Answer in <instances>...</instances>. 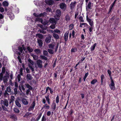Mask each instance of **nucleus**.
I'll list each match as a JSON object with an SVG mask.
<instances>
[{"label": "nucleus", "mask_w": 121, "mask_h": 121, "mask_svg": "<svg viewBox=\"0 0 121 121\" xmlns=\"http://www.w3.org/2000/svg\"><path fill=\"white\" fill-rule=\"evenodd\" d=\"M18 50H17L13 48V51L14 52L19 55H25V48L24 44L22 43L21 45L18 47Z\"/></svg>", "instance_id": "nucleus-1"}, {"label": "nucleus", "mask_w": 121, "mask_h": 121, "mask_svg": "<svg viewBox=\"0 0 121 121\" xmlns=\"http://www.w3.org/2000/svg\"><path fill=\"white\" fill-rule=\"evenodd\" d=\"M27 61L28 62V64L31 70L33 72L34 71V67L32 66L34 64V62L30 59H27Z\"/></svg>", "instance_id": "nucleus-2"}, {"label": "nucleus", "mask_w": 121, "mask_h": 121, "mask_svg": "<svg viewBox=\"0 0 121 121\" xmlns=\"http://www.w3.org/2000/svg\"><path fill=\"white\" fill-rule=\"evenodd\" d=\"M9 74L8 72L6 71L5 75L3 77L2 75V80H3L4 83H7L8 81V79L9 78Z\"/></svg>", "instance_id": "nucleus-3"}, {"label": "nucleus", "mask_w": 121, "mask_h": 121, "mask_svg": "<svg viewBox=\"0 0 121 121\" xmlns=\"http://www.w3.org/2000/svg\"><path fill=\"white\" fill-rule=\"evenodd\" d=\"M34 15L35 17H45L47 15V13L44 12L42 13L36 14L34 13L33 14Z\"/></svg>", "instance_id": "nucleus-4"}, {"label": "nucleus", "mask_w": 121, "mask_h": 121, "mask_svg": "<svg viewBox=\"0 0 121 121\" xmlns=\"http://www.w3.org/2000/svg\"><path fill=\"white\" fill-rule=\"evenodd\" d=\"M61 14L60 11L59 10H57L56 11V15L54 16L55 18L57 20H59L60 19L59 17L61 15Z\"/></svg>", "instance_id": "nucleus-5"}, {"label": "nucleus", "mask_w": 121, "mask_h": 121, "mask_svg": "<svg viewBox=\"0 0 121 121\" xmlns=\"http://www.w3.org/2000/svg\"><path fill=\"white\" fill-rule=\"evenodd\" d=\"M0 104L1 105H3L6 107L9 106V102L7 100L4 99V100H1V101Z\"/></svg>", "instance_id": "nucleus-6"}, {"label": "nucleus", "mask_w": 121, "mask_h": 121, "mask_svg": "<svg viewBox=\"0 0 121 121\" xmlns=\"http://www.w3.org/2000/svg\"><path fill=\"white\" fill-rule=\"evenodd\" d=\"M11 10L9 9L8 11L7 14L9 15L10 19L12 20L14 18V16L13 14L11 12Z\"/></svg>", "instance_id": "nucleus-7"}, {"label": "nucleus", "mask_w": 121, "mask_h": 121, "mask_svg": "<svg viewBox=\"0 0 121 121\" xmlns=\"http://www.w3.org/2000/svg\"><path fill=\"white\" fill-rule=\"evenodd\" d=\"M35 104L34 101L31 104L30 107L28 109L29 111H30L33 110L35 106Z\"/></svg>", "instance_id": "nucleus-8"}, {"label": "nucleus", "mask_w": 121, "mask_h": 121, "mask_svg": "<svg viewBox=\"0 0 121 121\" xmlns=\"http://www.w3.org/2000/svg\"><path fill=\"white\" fill-rule=\"evenodd\" d=\"M36 21H39L40 22L44 25H45L48 23V22L46 21H43L42 19L40 18H37L36 19Z\"/></svg>", "instance_id": "nucleus-9"}, {"label": "nucleus", "mask_w": 121, "mask_h": 121, "mask_svg": "<svg viewBox=\"0 0 121 121\" xmlns=\"http://www.w3.org/2000/svg\"><path fill=\"white\" fill-rule=\"evenodd\" d=\"M42 61L40 60H38L36 62V64L40 68H41L42 67Z\"/></svg>", "instance_id": "nucleus-10"}, {"label": "nucleus", "mask_w": 121, "mask_h": 121, "mask_svg": "<svg viewBox=\"0 0 121 121\" xmlns=\"http://www.w3.org/2000/svg\"><path fill=\"white\" fill-rule=\"evenodd\" d=\"M5 68L4 67H3L2 69V72L0 73V80H2V75L5 72Z\"/></svg>", "instance_id": "nucleus-11"}, {"label": "nucleus", "mask_w": 121, "mask_h": 121, "mask_svg": "<svg viewBox=\"0 0 121 121\" xmlns=\"http://www.w3.org/2000/svg\"><path fill=\"white\" fill-rule=\"evenodd\" d=\"M110 87L111 90H114L115 88V84L114 81L112 80L111 81V83L109 85Z\"/></svg>", "instance_id": "nucleus-12"}, {"label": "nucleus", "mask_w": 121, "mask_h": 121, "mask_svg": "<svg viewBox=\"0 0 121 121\" xmlns=\"http://www.w3.org/2000/svg\"><path fill=\"white\" fill-rule=\"evenodd\" d=\"M76 2L75 1L72 2L70 5V9L71 10L73 9L76 5Z\"/></svg>", "instance_id": "nucleus-13"}, {"label": "nucleus", "mask_w": 121, "mask_h": 121, "mask_svg": "<svg viewBox=\"0 0 121 121\" xmlns=\"http://www.w3.org/2000/svg\"><path fill=\"white\" fill-rule=\"evenodd\" d=\"M86 20L89 22L90 26L91 27L93 26V21L91 19L89 18L87 16H86Z\"/></svg>", "instance_id": "nucleus-14"}, {"label": "nucleus", "mask_w": 121, "mask_h": 121, "mask_svg": "<svg viewBox=\"0 0 121 121\" xmlns=\"http://www.w3.org/2000/svg\"><path fill=\"white\" fill-rule=\"evenodd\" d=\"M91 2H89L88 5L86 6V10L87 12L89 11V9H91Z\"/></svg>", "instance_id": "nucleus-15"}, {"label": "nucleus", "mask_w": 121, "mask_h": 121, "mask_svg": "<svg viewBox=\"0 0 121 121\" xmlns=\"http://www.w3.org/2000/svg\"><path fill=\"white\" fill-rule=\"evenodd\" d=\"M51 39V36L49 35V36L46 37L45 39V41L47 43H50Z\"/></svg>", "instance_id": "nucleus-16"}, {"label": "nucleus", "mask_w": 121, "mask_h": 121, "mask_svg": "<svg viewBox=\"0 0 121 121\" xmlns=\"http://www.w3.org/2000/svg\"><path fill=\"white\" fill-rule=\"evenodd\" d=\"M45 2L49 5H52L53 3V1L52 0H46Z\"/></svg>", "instance_id": "nucleus-17"}, {"label": "nucleus", "mask_w": 121, "mask_h": 121, "mask_svg": "<svg viewBox=\"0 0 121 121\" xmlns=\"http://www.w3.org/2000/svg\"><path fill=\"white\" fill-rule=\"evenodd\" d=\"M60 8L64 10H65L66 8L65 4L63 3H61L60 4Z\"/></svg>", "instance_id": "nucleus-18"}, {"label": "nucleus", "mask_w": 121, "mask_h": 121, "mask_svg": "<svg viewBox=\"0 0 121 121\" xmlns=\"http://www.w3.org/2000/svg\"><path fill=\"white\" fill-rule=\"evenodd\" d=\"M15 104L16 105L20 108L21 107V105L20 103V101L18 99H16L15 101Z\"/></svg>", "instance_id": "nucleus-19"}, {"label": "nucleus", "mask_w": 121, "mask_h": 121, "mask_svg": "<svg viewBox=\"0 0 121 121\" xmlns=\"http://www.w3.org/2000/svg\"><path fill=\"white\" fill-rule=\"evenodd\" d=\"M31 114V113L28 112L24 116V117L26 118L30 117L32 116Z\"/></svg>", "instance_id": "nucleus-20"}, {"label": "nucleus", "mask_w": 121, "mask_h": 121, "mask_svg": "<svg viewBox=\"0 0 121 121\" xmlns=\"http://www.w3.org/2000/svg\"><path fill=\"white\" fill-rule=\"evenodd\" d=\"M69 33V31H67L65 34L64 38L65 41H66L67 40Z\"/></svg>", "instance_id": "nucleus-21"}, {"label": "nucleus", "mask_w": 121, "mask_h": 121, "mask_svg": "<svg viewBox=\"0 0 121 121\" xmlns=\"http://www.w3.org/2000/svg\"><path fill=\"white\" fill-rule=\"evenodd\" d=\"M22 103L25 105H27L28 103L26 99H23L22 100Z\"/></svg>", "instance_id": "nucleus-22"}, {"label": "nucleus", "mask_w": 121, "mask_h": 121, "mask_svg": "<svg viewBox=\"0 0 121 121\" xmlns=\"http://www.w3.org/2000/svg\"><path fill=\"white\" fill-rule=\"evenodd\" d=\"M49 21L50 23L55 24H56V21L55 20L54 18H50L49 19Z\"/></svg>", "instance_id": "nucleus-23"}, {"label": "nucleus", "mask_w": 121, "mask_h": 121, "mask_svg": "<svg viewBox=\"0 0 121 121\" xmlns=\"http://www.w3.org/2000/svg\"><path fill=\"white\" fill-rule=\"evenodd\" d=\"M88 26L87 24L86 23H80V26L81 27H87Z\"/></svg>", "instance_id": "nucleus-24"}, {"label": "nucleus", "mask_w": 121, "mask_h": 121, "mask_svg": "<svg viewBox=\"0 0 121 121\" xmlns=\"http://www.w3.org/2000/svg\"><path fill=\"white\" fill-rule=\"evenodd\" d=\"M31 55L33 57L34 60H37L38 58V56L34 55L33 54H31Z\"/></svg>", "instance_id": "nucleus-25"}, {"label": "nucleus", "mask_w": 121, "mask_h": 121, "mask_svg": "<svg viewBox=\"0 0 121 121\" xmlns=\"http://www.w3.org/2000/svg\"><path fill=\"white\" fill-rule=\"evenodd\" d=\"M32 78L30 74H27L26 78L28 81L29 80H31Z\"/></svg>", "instance_id": "nucleus-26"}, {"label": "nucleus", "mask_w": 121, "mask_h": 121, "mask_svg": "<svg viewBox=\"0 0 121 121\" xmlns=\"http://www.w3.org/2000/svg\"><path fill=\"white\" fill-rule=\"evenodd\" d=\"M2 4L4 6L7 7L9 5V3L7 1H5L3 2Z\"/></svg>", "instance_id": "nucleus-27"}, {"label": "nucleus", "mask_w": 121, "mask_h": 121, "mask_svg": "<svg viewBox=\"0 0 121 121\" xmlns=\"http://www.w3.org/2000/svg\"><path fill=\"white\" fill-rule=\"evenodd\" d=\"M52 35L53 37L56 39H58L59 38V36L55 33H53Z\"/></svg>", "instance_id": "nucleus-28"}, {"label": "nucleus", "mask_w": 121, "mask_h": 121, "mask_svg": "<svg viewBox=\"0 0 121 121\" xmlns=\"http://www.w3.org/2000/svg\"><path fill=\"white\" fill-rule=\"evenodd\" d=\"M5 91L8 93H10L11 91V86H8L6 88V90Z\"/></svg>", "instance_id": "nucleus-29"}, {"label": "nucleus", "mask_w": 121, "mask_h": 121, "mask_svg": "<svg viewBox=\"0 0 121 121\" xmlns=\"http://www.w3.org/2000/svg\"><path fill=\"white\" fill-rule=\"evenodd\" d=\"M45 97L46 99V101L48 102V104H50V99L49 97V95L47 96H45Z\"/></svg>", "instance_id": "nucleus-30"}, {"label": "nucleus", "mask_w": 121, "mask_h": 121, "mask_svg": "<svg viewBox=\"0 0 121 121\" xmlns=\"http://www.w3.org/2000/svg\"><path fill=\"white\" fill-rule=\"evenodd\" d=\"M50 107L47 104H45L43 107L42 108V109H43V108L45 109H49V108Z\"/></svg>", "instance_id": "nucleus-31"}, {"label": "nucleus", "mask_w": 121, "mask_h": 121, "mask_svg": "<svg viewBox=\"0 0 121 121\" xmlns=\"http://www.w3.org/2000/svg\"><path fill=\"white\" fill-rule=\"evenodd\" d=\"M4 97H8L9 96V94L7 92L5 91L4 93Z\"/></svg>", "instance_id": "nucleus-32"}, {"label": "nucleus", "mask_w": 121, "mask_h": 121, "mask_svg": "<svg viewBox=\"0 0 121 121\" xmlns=\"http://www.w3.org/2000/svg\"><path fill=\"white\" fill-rule=\"evenodd\" d=\"M38 43L39 44V46H41L42 45L43 43L42 40L41 39H38Z\"/></svg>", "instance_id": "nucleus-33"}, {"label": "nucleus", "mask_w": 121, "mask_h": 121, "mask_svg": "<svg viewBox=\"0 0 121 121\" xmlns=\"http://www.w3.org/2000/svg\"><path fill=\"white\" fill-rule=\"evenodd\" d=\"M96 45V43H95L94 45L91 46V51H93L95 49V46Z\"/></svg>", "instance_id": "nucleus-34"}, {"label": "nucleus", "mask_w": 121, "mask_h": 121, "mask_svg": "<svg viewBox=\"0 0 121 121\" xmlns=\"http://www.w3.org/2000/svg\"><path fill=\"white\" fill-rule=\"evenodd\" d=\"M25 85L27 88H28L29 89L31 90L32 89V87L28 84H25Z\"/></svg>", "instance_id": "nucleus-35"}, {"label": "nucleus", "mask_w": 121, "mask_h": 121, "mask_svg": "<svg viewBox=\"0 0 121 121\" xmlns=\"http://www.w3.org/2000/svg\"><path fill=\"white\" fill-rule=\"evenodd\" d=\"M75 31L74 30H73L72 31V33H70L69 35V37L70 38L71 37V35H72L73 36V38L74 36L75 35Z\"/></svg>", "instance_id": "nucleus-36"}, {"label": "nucleus", "mask_w": 121, "mask_h": 121, "mask_svg": "<svg viewBox=\"0 0 121 121\" xmlns=\"http://www.w3.org/2000/svg\"><path fill=\"white\" fill-rule=\"evenodd\" d=\"M34 51L37 54H39L40 52V49L38 48L35 49Z\"/></svg>", "instance_id": "nucleus-37"}, {"label": "nucleus", "mask_w": 121, "mask_h": 121, "mask_svg": "<svg viewBox=\"0 0 121 121\" xmlns=\"http://www.w3.org/2000/svg\"><path fill=\"white\" fill-rule=\"evenodd\" d=\"M65 20L67 22H68L70 20V17L69 16L67 15L65 17Z\"/></svg>", "instance_id": "nucleus-38"}, {"label": "nucleus", "mask_w": 121, "mask_h": 121, "mask_svg": "<svg viewBox=\"0 0 121 121\" xmlns=\"http://www.w3.org/2000/svg\"><path fill=\"white\" fill-rule=\"evenodd\" d=\"M27 49L28 51L29 52H32L33 51V49L30 47H27Z\"/></svg>", "instance_id": "nucleus-39"}, {"label": "nucleus", "mask_w": 121, "mask_h": 121, "mask_svg": "<svg viewBox=\"0 0 121 121\" xmlns=\"http://www.w3.org/2000/svg\"><path fill=\"white\" fill-rule=\"evenodd\" d=\"M38 26L39 27H40L42 29H46V28L44 26H43V25H40V24H38Z\"/></svg>", "instance_id": "nucleus-40"}, {"label": "nucleus", "mask_w": 121, "mask_h": 121, "mask_svg": "<svg viewBox=\"0 0 121 121\" xmlns=\"http://www.w3.org/2000/svg\"><path fill=\"white\" fill-rule=\"evenodd\" d=\"M55 46V45L52 44H50L48 45V47L49 48H50L53 49Z\"/></svg>", "instance_id": "nucleus-41"}, {"label": "nucleus", "mask_w": 121, "mask_h": 121, "mask_svg": "<svg viewBox=\"0 0 121 121\" xmlns=\"http://www.w3.org/2000/svg\"><path fill=\"white\" fill-rule=\"evenodd\" d=\"M97 82V80L96 79L93 80L91 82V83L92 84H94Z\"/></svg>", "instance_id": "nucleus-42"}, {"label": "nucleus", "mask_w": 121, "mask_h": 121, "mask_svg": "<svg viewBox=\"0 0 121 121\" xmlns=\"http://www.w3.org/2000/svg\"><path fill=\"white\" fill-rule=\"evenodd\" d=\"M10 118L12 119H13L14 120H17L16 116L14 115H11Z\"/></svg>", "instance_id": "nucleus-43"}, {"label": "nucleus", "mask_w": 121, "mask_h": 121, "mask_svg": "<svg viewBox=\"0 0 121 121\" xmlns=\"http://www.w3.org/2000/svg\"><path fill=\"white\" fill-rule=\"evenodd\" d=\"M54 31L55 33H56L60 34V31L57 29H56L54 30Z\"/></svg>", "instance_id": "nucleus-44"}, {"label": "nucleus", "mask_w": 121, "mask_h": 121, "mask_svg": "<svg viewBox=\"0 0 121 121\" xmlns=\"http://www.w3.org/2000/svg\"><path fill=\"white\" fill-rule=\"evenodd\" d=\"M42 113H40L39 114V116L37 117V118H36V120L37 121H38L40 119L42 116Z\"/></svg>", "instance_id": "nucleus-45"}, {"label": "nucleus", "mask_w": 121, "mask_h": 121, "mask_svg": "<svg viewBox=\"0 0 121 121\" xmlns=\"http://www.w3.org/2000/svg\"><path fill=\"white\" fill-rule=\"evenodd\" d=\"M36 35L37 37L40 39H42L43 37V36L42 35L39 34H37Z\"/></svg>", "instance_id": "nucleus-46"}, {"label": "nucleus", "mask_w": 121, "mask_h": 121, "mask_svg": "<svg viewBox=\"0 0 121 121\" xmlns=\"http://www.w3.org/2000/svg\"><path fill=\"white\" fill-rule=\"evenodd\" d=\"M48 51L50 54H53L54 53L53 51L50 49H48Z\"/></svg>", "instance_id": "nucleus-47"}, {"label": "nucleus", "mask_w": 121, "mask_h": 121, "mask_svg": "<svg viewBox=\"0 0 121 121\" xmlns=\"http://www.w3.org/2000/svg\"><path fill=\"white\" fill-rule=\"evenodd\" d=\"M14 111L15 112L17 113H18L19 112L18 109L16 108H14Z\"/></svg>", "instance_id": "nucleus-48"}, {"label": "nucleus", "mask_w": 121, "mask_h": 121, "mask_svg": "<svg viewBox=\"0 0 121 121\" xmlns=\"http://www.w3.org/2000/svg\"><path fill=\"white\" fill-rule=\"evenodd\" d=\"M40 57L42 59L44 60H47V57L43 56L41 55L40 56Z\"/></svg>", "instance_id": "nucleus-49"}, {"label": "nucleus", "mask_w": 121, "mask_h": 121, "mask_svg": "<svg viewBox=\"0 0 121 121\" xmlns=\"http://www.w3.org/2000/svg\"><path fill=\"white\" fill-rule=\"evenodd\" d=\"M55 24H53L52 25H51L50 26V27L52 29H54L55 28Z\"/></svg>", "instance_id": "nucleus-50"}, {"label": "nucleus", "mask_w": 121, "mask_h": 121, "mask_svg": "<svg viewBox=\"0 0 121 121\" xmlns=\"http://www.w3.org/2000/svg\"><path fill=\"white\" fill-rule=\"evenodd\" d=\"M14 94L15 95H16L17 94V88H15L14 89Z\"/></svg>", "instance_id": "nucleus-51"}, {"label": "nucleus", "mask_w": 121, "mask_h": 121, "mask_svg": "<svg viewBox=\"0 0 121 121\" xmlns=\"http://www.w3.org/2000/svg\"><path fill=\"white\" fill-rule=\"evenodd\" d=\"M1 105L3 110V111L4 110L5 111H7V108L5 107L3 105Z\"/></svg>", "instance_id": "nucleus-52"}, {"label": "nucleus", "mask_w": 121, "mask_h": 121, "mask_svg": "<svg viewBox=\"0 0 121 121\" xmlns=\"http://www.w3.org/2000/svg\"><path fill=\"white\" fill-rule=\"evenodd\" d=\"M114 5L113 4H112L110 5V8L109 9V12H110L111 11V10L113 8V7L114 6Z\"/></svg>", "instance_id": "nucleus-53"}, {"label": "nucleus", "mask_w": 121, "mask_h": 121, "mask_svg": "<svg viewBox=\"0 0 121 121\" xmlns=\"http://www.w3.org/2000/svg\"><path fill=\"white\" fill-rule=\"evenodd\" d=\"M101 83L102 84L103 80L104 79V75H101Z\"/></svg>", "instance_id": "nucleus-54"}, {"label": "nucleus", "mask_w": 121, "mask_h": 121, "mask_svg": "<svg viewBox=\"0 0 121 121\" xmlns=\"http://www.w3.org/2000/svg\"><path fill=\"white\" fill-rule=\"evenodd\" d=\"M43 53L44 55L47 56L48 54V52L46 50H44L43 51Z\"/></svg>", "instance_id": "nucleus-55"}, {"label": "nucleus", "mask_w": 121, "mask_h": 121, "mask_svg": "<svg viewBox=\"0 0 121 121\" xmlns=\"http://www.w3.org/2000/svg\"><path fill=\"white\" fill-rule=\"evenodd\" d=\"M46 118L45 116L43 115L41 121H46Z\"/></svg>", "instance_id": "nucleus-56"}, {"label": "nucleus", "mask_w": 121, "mask_h": 121, "mask_svg": "<svg viewBox=\"0 0 121 121\" xmlns=\"http://www.w3.org/2000/svg\"><path fill=\"white\" fill-rule=\"evenodd\" d=\"M88 73L87 72V73H85V75L83 78V79L84 80V81L86 79V78L87 76H88Z\"/></svg>", "instance_id": "nucleus-57"}, {"label": "nucleus", "mask_w": 121, "mask_h": 121, "mask_svg": "<svg viewBox=\"0 0 121 121\" xmlns=\"http://www.w3.org/2000/svg\"><path fill=\"white\" fill-rule=\"evenodd\" d=\"M59 101V97L58 95H57L56 98V102L57 103H58Z\"/></svg>", "instance_id": "nucleus-58"}, {"label": "nucleus", "mask_w": 121, "mask_h": 121, "mask_svg": "<svg viewBox=\"0 0 121 121\" xmlns=\"http://www.w3.org/2000/svg\"><path fill=\"white\" fill-rule=\"evenodd\" d=\"M79 19L81 22H84V20L83 19V18L82 17L80 16Z\"/></svg>", "instance_id": "nucleus-59"}, {"label": "nucleus", "mask_w": 121, "mask_h": 121, "mask_svg": "<svg viewBox=\"0 0 121 121\" xmlns=\"http://www.w3.org/2000/svg\"><path fill=\"white\" fill-rule=\"evenodd\" d=\"M77 50L76 48H72L71 50V52H75L77 51Z\"/></svg>", "instance_id": "nucleus-60"}, {"label": "nucleus", "mask_w": 121, "mask_h": 121, "mask_svg": "<svg viewBox=\"0 0 121 121\" xmlns=\"http://www.w3.org/2000/svg\"><path fill=\"white\" fill-rule=\"evenodd\" d=\"M74 25L73 24H71L69 26L70 29V30L72 29L73 28Z\"/></svg>", "instance_id": "nucleus-61"}, {"label": "nucleus", "mask_w": 121, "mask_h": 121, "mask_svg": "<svg viewBox=\"0 0 121 121\" xmlns=\"http://www.w3.org/2000/svg\"><path fill=\"white\" fill-rule=\"evenodd\" d=\"M4 9L3 7H0V11L1 12H4Z\"/></svg>", "instance_id": "nucleus-62"}, {"label": "nucleus", "mask_w": 121, "mask_h": 121, "mask_svg": "<svg viewBox=\"0 0 121 121\" xmlns=\"http://www.w3.org/2000/svg\"><path fill=\"white\" fill-rule=\"evenodd\" d=\"M56 105L55 104H53L52 106V108L54 110H55L56 108Z\"/></svg>", "instance_id": "nucleus-63"}, {"label": "nucleus", "mask_w": 121, "mask_h": 121, "mask_svg": "<svg viewBox=\"0 0 121 121\" xmlns=\"http://www.w3.org/2000/svg\"><path fill=\"white\" fill-rule=\"evenodd\" d=\"M1 89H2L3 90H4L5 89V88L4 87V85H3V84H2L1 85Z\"/></svg>", "instance_id": "nucleus-64"}]
</instances>
